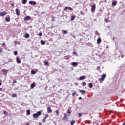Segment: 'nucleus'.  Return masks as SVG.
<instances>
[{
  "mask_svg": "<svg viewBox=\"0 0 125 125\" xmlns=\"http://www.w3.org/2000/svg\"><path fill=\"white\" fill-rule=\"evenodd\" d=\"M39 36L42 37V32L39 33Z\"/></svg>",
  "mask_w": 125,
  "mask_h": 125,
  "instance_id": "nucleus-42",
  "label": "nucleus"
},
{
  "mask_svg": "<svg viewBox=\"0 0 125 125\" xmlns=\"http://www.w3.org/2000/svg\"><path fill=\"white\" fill-rule=\"evenodd\" d=\"M27 3V0H22V4H26Z\"/></svg>",
  "mask_w": 125,
  "mask_h": 125,
  "instance_id": "nucleus-27",
  "label": "nucleus"
},
{
  "mask_svg": "<svg viewBox=\"0 0 125 125\" xmlns=\"http://www.w3.org/2000/svg\"><path fill=\"white\" fill-rule=\"evenodd\" d=\"M1 84H2V83H1V82L0 81V86L1 85Z\"/></svg>",
  "mask_w": 125,
  "mask_h": 125,
  "instance_id": "nucleus-53",
  "label": "nucleus"
},
{
  "mask_svg": "<svg viewBox=\"0 0 125 125\" xmlns=\"http://www.w3.org/2000/svg\"><path fill=\"white\" fill-rule=\"evenodd\" d=\"M26 125H30V123H26Z\"/></svg>",
  "mask_w": 125,
  "mask_h": 125,
  "instance_id": "nucleus-54",
  "label": "nucleus"
},
{
  "mask_svg": "<svg viewBox=\"0 0 125 125\" xmlns=\"http://www.w3.org/2000/svg\"><path fill=\"white\" fill-rule=\"evenodd\" d=\"M73 54H74L75 55H76V54H77V52H73Z\"/></svg>",
  "mask_w": 125,
  "mask_h": 125,
  "instance_id": "nucleus-48",
  "label": "nucleus"
},
{
  "mask_svg": "<svg viewBox=\"0 0 125 125\" xmlns=\"http://www.w3.org/2000/svg\"><path fill=\"white\" fill-rule=\"evenodd\" d=\"M67 117V114L66 113H64V116L62 118V121H65L66 119H67V121H68V118Z\"/></svg>",
  "mask_w": 125,
  "mask_h": 125,
  "instance_id": "nucleus-9",
  "label": "nucleus"
},
{
  "mask_svg": "<svg viewBox=\"0 0 125 125\" xmlns=\"http://www.w3.org/2000/svg\"><path fill=\"white\" fill-rule=\"evenodd\" d=\"M42 115V111H38L37 113H34L33 114V118L37 119V118H39V116Z\"/></svg>",
  "mask_w": 125,
  "mask_h": 125,
  "instance_id": "nucleus-1",
  "label": "nucleus"
},
{
  "mask_svg": "<svg viewBox=\"0 0 125 125\" xmlns=\"http://www.w3.org/2000/svg\"><path fill=\"white\" fill-rule=\"evenodd\" d=\"M16 15L18 16L20 14V11L19 9L16 8L15 9Z\"/></svg>",
  "mask_w": 125,
  "mask_h": 125,
  "instance_id": "nucleus-10",
  "label": "nucleus"
},
{
  "mask_svg": "<svg viewBox=\"0 0 125 125\" xmlns=\"http://www.w3.org/2000/svg\"><path fill=\"white\" fill-rule=\"evenodd\" d=\"M11 6H14V4L12 3V4H11Z\"/></svg>",
  "mask_w": 125,
  "mask_h": 125,
  "instance_id": "nucleus-52",
  "label": "nucleus"
},
{
  "mask_svg": "<svg viewBox=\"0 0 125 125\" xmlns=\"http://www.w3.org/2000/svg\"><path fill=\"white\" fill-rule=\"evenodd\" d=\"M29 4L30 5H36V4H37V2H35V1H30L29 2Z\"/></svg>",
  "mask_w": 125,
  "mask_h": 125,
  "instance_id": "nucleus-5",
  "label": "nucleus"
},
{
  "mask_svg": "<svg viewBox=\"0 0 125 125\" xmlns=\"http://www.w3.org/2000/svg\"><path fill=\"white\" fill-rule=\"evenodd\" d=\"M31 74H32V75H35V74H36V71H35V70H32Z\"/></svg>",
  "mask_w": 125,
  "mask_h": 125,
  "instance_id": "nucleus-31",
  "label": "nucleus"
},
{
  "mask_svg": "<svg viewBox=\"0 0 125 125\" xmlns=\"http://www.w3.org/2000/svg\"><path fill=\"white\" fill-rule=\"evenodd\" d=\"M78 117L79 118L82 117V113H78Z\"/></svg>",
  "mask_w": 125,
  "mask_h": 125,
  "instance_id": "nucleus-40",
  "label": "nucleus"
},
{
  "mask_svg": "<svg viewBox=\"0 0 125 125\" xmlns=\"http://www.w3.org/2000/svg\"><path fill=\"white\" fill-rule=\"evenodd\" d=\"M75 17H76V16L75 15L71 16V21H73V20H75Z\"/></svg>",
  "mask_w": 125,
  "mask_h": 125,
  "instance_id": "nucleus-29",
  "label": "nucleus"
},
{
  "mask_svg": "<svg viewBox=\"0 0 125 125\" xmlns=\"http://www.w3.org/2000/svg\"><path fill=\"white\" fill-rule=\"evenodd\" d=\"M16 61L18 64H21V60L18 57H16Z\"/></svg>",
  "mask_w": 125,
  "mask_h": 125,
  "instance_id": "nucleus-11",
  "label": "nucleus"
},
{
  "mask_svg": "<svg viewBox=\"0 0 125 125\" xmlns=\"http://www.w3.org/2000/svg\"><path fill=\"white\" fill-rule=\"evenodd\" d=\"M72 66H73V67H77L78 66V63L76 62H73L71 64Z\"/></svg>",
  "mask_w": 125,
  "mask_h": 125,
  "instance_id": "nucleus-13",
  "label": "nucleus"
},
{
  "mask_svg": "<svg viewBox=\"0 0 125 125\" xmlns=\"http://www.w3.org/2000/svg\"><path fill=\"white\" fill-rule=\"evenodd\" d=\"M31 19V17L29 16H27L26 17L24 18V20H30Z\"/></svg>",
  "mask_w": 125,
  "mask_h": 125,
  "instance_id": "nucleus-12",
  "label": "nucleus"
},
{
  "mask_svg": "<svg viewBox=\"0 0 125 125\" xmlns=\"http://www.w3.org/2000/svg\"><path fill=\"white\" fill-rule=\"evenodd\" d=\"M76 94H77V92H76V91H74L72 93V96H75V95H76Z\"/></svg>",
  "mask_w": 125,
  "mask_h": 125,
  "instance_id": "nucleus-32",
  "label": "nucleus"
},
{
  "mask_svg": "<svg viewBox=\"0 0 125 125\" xmlns=\"http://www.w3.org/2000/svg\"><path fill=\"white\" fill-rule=\"evenodd\" d=\"M63 33H64V34H68V31H67V30H64V31H63Z\"/></svg>",
  "mask_w": 125,
  "mask_h": 125,
  "instance_id": "nucleus-41",
  "label": "nucleus"
},
{
  "mask_svg": "<svg viewBox=\"0 0 125 125\" xmlns=\"http://www.w3.org/2000/svg\"><path fill=\"white\" fill-rule=\"evenodd\" d=\"M55 17L53 16L52 17V21H55Z\"/></svg>",
  "mask_w": 125,
  "mask_h": 125,
  "instance_id": "nucleus-37",
  "label": "nucleus"
},
{
  "mask_svg": "<svg viewBox=\"0 0 125 125\" xmlns=\"http://www.w3.org/2000/svg\"><path fill=\"white\" fill-rule=\"evenodd\" d=\"M14 54L15 55H17V54H18V53L17 52V51H14Z\"/></svg>",
  "mask_w": 125,
  "mask_h": 125,
  "instance_id": "nucleus-35",
  "label": "nucleus"
},
{
  "mask_svg": "<svg viewBox=\"0 0 125 125\" xmlns=\"http://www.w3.org/2000/svg\"><path fill=\"white\" fill-rule=\"evenodd\" d=\"M25 38L28 39V38H29L30 35L28 33H26V34H25Z\"/></svg>",
  "mask_w": 125,
  "mask_h": 125,
  "instance_id": "nucleus-24",
  "label": "nucleus"
},
{
  "mask_svg": "<svg viewBox=\"0 0 125 125\" xmlns=\"http://www.w3.org/2000/svg\"><path fill=\"white\" fill-rule=\"evenodd\" d=\"M1 71L4 73V74H7V72H8V70L7 69H3L1 70Z\"/></svg>",
  "mask_w": 125,
  "mask_h": 125,
  "instance_id": "nucleus-16",
  "label": "nucleus"
},
{
  "mask_svg": "<svg viewBox=\"0 0 125 125\" xmlns=\"http://www.w3.org/2000/svg\"><path fill=\"white\" fill-rule=\"evenodd\" d=\"M47 112L48 113H52V109H51V108L50 107H48L47 108Z\"/></svg>",
  "mask_w": 125,
  "mask_h": 125,
  "instance_id": "nucleus-8",
  "label": "nucleus"
},
{
  "mask_svg": "<svg viewBox=\"0 0 125 125\" xmlns=\"http://www.w3.org/2000/svg\"><path fill=\"white\" fill-rule=\"evenodd\" d=\"M104 21H105V23H108L109 22V18H106L104 20Z\"/></svg>",
  "mask_w": 125,
  "mask_h": 125,
  "instance_id": "nucleus-28",
  "label": "nucleus"
},
{
  "mask_svg": "<svg viewBox=\"0 0 125 125\" xmlns=\"http://www.w3.org/2000/svg\"><path fill=\"white\" fill-rule=\"evenodd\" d=\"M88 85L90 88H92V87H93V85H92V83H89Z\"/></svg>",
  "mask_w": 125,
  "mask_h": 125,
  "instance_id": "nucleus-20",
  "label": "nucleus"
},
{
  "mask_svg": "<svg viewBox=\"0 0 125 125\" xmlns=\"http://www.w3.org/2000/svg\"><path fill=\"white\" fill-rule=\"evenodd\" d=\"M14 43H17V41H15Z\"/></svg>",
  "mask_w": 125,
  "mask_h": 125,
  "instance_id": "nucleus-55",
  "label": "nucleus"
},
{
  "mask_svg": "<svg viewBox=\"0 0 125 125\" xmlns=\"http://www.w3.org/2000/svg\"><path fill=\"white\" fill-rule=\"evenodd\" d=\"M67 114H71V111L70 110V109L67 110Z\"/></svg>",
  "mask_w": 125,
  "mask_h": 125,
  "instance_id": "nucleus-36",
  "label": "nucleus"
},
{
  "mask_svg": "<svg viewBox=\"0 0 125 125\" xmlns=\"http://www.w3.org/2000/svg\"><path fill=\"white\" fill-rule=\"evenodd\" d=\"M75 123H76V121H75V120H72L70 122L71 125H73L74 124H75Z\"/></svg>",
  "mask_w": 125,
  "mask_h": 125,
  "instance_id": "nucleus-18",
  "label": "nucleus"
},
{
  "mask_svg": "<svg viewBox=\"0 0 125 125\" xmlns=\"http://www.w3.org/2000/svg\"><path fill=\"white\" fill-rule=\"evenodd\" d=\"M105 79H106V74H104L101 75V78L99 79V81L102 83V82H103L105 80Z\"/></svg>",
  "mask_w": 125,
  "mask_h": 125,
  "instance_id": "nucleus-2",
  "label": "nucleus"
},
{
  "mask_svg": "<svg viewBox=\"0 0 125 125\" xmlns=\"http://www.w3.org/2000/svg\"><path fill=\"white\" fill-rule=\"evenodd\" d=\"M86 85V83L85 82H82V86H85Z\"/></svg>",
  "mask_w": 125,
  "mask_h": 125,
  "instance_id": "nucleus-21",
  "label": "nucleus"
},
{
  "mask_svg": "<svg viewBox=\"0 0 125 125\" xmlns=\"http://www.w3.org/2000/svg\"><path fill=\"white\" fill-rule=\"evenodd\" d=\"M80 14H81V15H83V11L80 12Z\"/></svg>",
  "mask_w": 125,
  "mask_h": 125,
  "instance_id": "nucleus-49",
  "label": "nucleus"
},
{
  "mask_svg": "<svg viewBox=\"0 0 125 125\" xmlns=\"http://www.w3.org/2000/svg\"><path fill=\"white\" fill-rule=\"evenodd\" d=\"M2 90H3L2 88H0V91H2Z\"/></svg>",
  "mask_w": 125,
  "mask_h": 125,
  "instance_id": "nucleus-50",
  "label": "nucleus"
},
{
  "mask_svg": "<svg viewBox=\"0 0 125 125\" xmlns=\"http://www.w3.org/2000/svg\"><path fill=\"white\" fill-rule=\"evenodd\" d=\"M79 79L80 80V81H82L83 80H84V79H85V76H82L79 77Z\"/></svg>",
  "mask_w": 125,
  "mask_h": 125,
  "instance_id": "nucleus-14",
  "label": "nucleus"
},
{
  "mask_svg": "<svg viewBox=\"0 0 125 125\" xmlns=\"http://www.w3.org/2000/svg\"><path fill=\"white\" fill-rule=\"evenodd\" d=\"M13 83H17V82L16 81V80H14L13 81Z\"/></svg>",
  "mask_w": 125,
  "mask_h": 125,
  "instance_id": "nucleus-46",
  "label": "nucleus"
},
{
  "mask_svg": "<svg viewBox=\"0 0 125 125\" xmlns=\"http://www.w3.org/2000/svg\"><path fill=\"white\" fill-rule=\"evenodd\" d=\"M41 43L42 45H44V44H45V42H44L43 40H41Z\"/></svg>",
  "mask_w": 125,
  "mask_h": 125,
  "instance_id": "nucleus-17",
  "label": "nucleus"
},
{
  "mask_svg": "<svg viewBox=\"0 0 125 125\" xmlns=\"http://www.w3.org/2000/svg\"><path fill=\"white\" fill-rule=\"evenodd\" d=\"M6 14H7V12L3 11L0 13V16H4L5 15H6Z\"/></svg>",
  "mask_w": 125,
  "mask_h": 125,
  "instance_id": "nucleus-4",
  "label": "nucleus"
},
{
  "mask_svg": "<svg viewBox=\"0 0 125 125\" xmlns=\"http://www.w3.org/2000/svg\"><path fill=\"white\" fill-rule=\"evenodd\" d=\"M79 100H81L82 99V97H79Z\"/></svg>",
  "mask_w": 125,
  "mask_h": 125,
  "instance_id": "nucleus-51",
  "label": "nucleus"
},
{
  "mask_svg": "<svg viewBox=\"0 0 125 125\" xmlns=\"http://www.w3.org/2000/svg\"><path fill=\"white\" fill-rule=\"evenodd\" d=\"M35 85L34 83H32V84H31V88L32 89H33V88H34V87H35Z\"/></svg>",
  "mask_w": 125,
  "mask_h": 125,
  "instance_id": "nucleus-25",
  "label": "nucleus"
},
{
  "mask_svg": "<svg viewBox=\"0 0 125 125\" xmlns=\"http://www.w3.org/2000/svg\"><path fill=\"white\" fill-rule=\"evenodd\" d=\"M26 114L27 115H28V116L31 115V111H30V110H27L26 111Z\"/></svg>",
  "mask_w": 125,
  "mask_h": 125,
  "instance_id": "nucleus-19",
  "label": "nucleus"
},
{
  "mask_svg": "<svg viewBox=\"0 0 125 125\" xmlns=\"http://www.w3.org/2000/svg\"><path fill=\"white\" fill-rule=\"evenodd\" d=\"M80 92H81V93H82V94H84V93H85V92H86V91L84 90H80Z\"/></svg>",
  "mask_w": 125,
  "mask_h": 125,
  "instance_id": "nucleus-15",
  "label": "nucleus"
},
{
  "mask_svg": "<svg viewBox=\"0 0 125 125\" xmlns=\"http://www.w3.org/2000/svg\"><path fill=\"white\" fill-rule=\"evenodd\" d=\"M4 114L6 115L7 116L8 114H7V112L6 111H4Z\"/></svg>",
  "mask_w": 125,
  "mask_h": 125,
  "instance_id": "nucleus-39",
  "label": "nucleus"
},
{
  "mask_svg": "<svg viewBox=\"0 0 125 125\" xmlns=\"http://www.w3.org/2000/svg\"><path fill=\"white\" fill-rule=\"evenodd\" d=\"M44 118H45V119H46V118H48V114H45Z\"/></svg>",
  "mask_w": 125,
  "mask_h": 125,
  "instance_id": "nucleus-43",
  "label": "nucleus"
},
{
  "mask_svg": "<svg viewBox=\"0 0 125 125\" xmlns=\"http://www.w3.org/2000/svg\"><path fill=\"white\" fill-rule=\"evenodd\" d=\"M42 121H43V123H45V121H46V118L44 117Z\"/></svg>",
  "mask_w": 125,
  "mask_h": 125,
  "instance_id": "nucleus-38",
  "label": "nucleus"
},
{
  "mask_svg": "<svg viewBox=\"0 0 125 125\" xmlns=\"http://www.w3.org/2000/svg\"><path fill=\"white\" fill-rule=\"evenodd\" d=\"M2 45L3 46H5V43H3L2 44Z\"/></svg>",
  "mask_w": 125,
  "mask_h": 125,
  "instance_id": "nucleus-47",
  "label": "nucleus"
},
{
  "mask_svg": "<svg viewBox=\"0 0 125 125\" xmlns=\"http://www.w3.org/2000/svg\"><path fill=\"white\" fill-rule=\"evenodd\" d=\"M97 42L98 44H100V43H101V38L100 37H98L97 40Z\"/></svg>",
  "mask_w": 125,
  "mask_h": 125,
  "instance_id": "nucleus-7",
  "label": "nucleus"
},
{
  "mask_svg": "<svg viewBox=\"0 0 125 125\" xmlns=\"http://www.w3.org/2000/svg\"><path fill=\"white\" fill-rule=\"evenodd\" d=\"M95 34L97 36H100V33H99L97 31H95Z\"/></svg>",
  "mask_w": 125,
  "mask_h": 125,
  "instance_id": "nucleus-26",
  "label": "nucleus"
},
{
  "mask_svg": "<svg viewBox=\"0 0 125 125\" xmlns=\"http://www.w3.org/2000/svg\"><path fill=\"white\" fill-rule=\"evenodd\" d=\"M3 51V49L2 48L0 47V53H1Z\"/></svg>",
  "mask_w": 125,
  "mask_h": 125,
  "instance_id": "nucleus-34",
  "label": "nucleus"
},
{
  "mask_svg": "<svg viewBox=\"0 0 125 125\" xmlns=\"http://www.w3.org/2000/svg\"><path fill=\"white\" fill-rule=\"evenodd\" d=\"M123 125H125V122L123 123Z\"/></svg>",
  "mask_w": 125,
  "mask_h": 125,
  "instance_id": "nucleus-56",
  "label": "nucleus"
},
{
  "mask_svg": "<svg viewBox=\"0 0 125 125\" xmlns=\"http://www.w3.org/2000/svg\"><path fill=\"white\" fill-rule=\"evenodd\" d=\"M44 63L45 64V66H48V65H49L48 62H44Z\"/></svg>",
  "mask_w": 125,
  "mask_h": 125,
  "instance_id": "nucleus-30",
  "label": "nucleus"
},
{
  "mask_svg": "<svg viewBox=\"0 0 125 125\" xmlns=\"http://www.w3.org/2000/svg\"><path fill=\"white\" fill-rule=\"evenodd\" d=\"M95 8H96V5L95 4H93L91 6V11L92 12H94V11H95Z\"/></svg>",
  "mask_w": 125,
  "mask_h": 125,
  "instance_id": "nucleus-3",
  "label": "nucleus"
},
{
  "mask_svg": "<svg viewBox=\"0 0 125 125\" xmlns=\"http://www.w3.org/2000/svg\"><path fill=\"white\" fill-rule=\"evenodd\" d=\"M12 97H17V95H16V94H13Z\"/></svg>",
  "mask_w": 125,
  "mask_h": 125,
  "instance_id": "nucleus-33",
  "label": "nucleus"
},
{
  "mask_svg": "<svg viewBox=\"0 0 125 125\" xmlns=\"http://www.w3.org/2000/svg\"><path fill=\"white\" fill-rule=\"evenodd\" d=\"M112 4L113 6H116V5H117V2L115 1H113L112 2Z\"/></svg>",
  "mask_w": 125,
  "mask_h": 125,
  "instance_id": "nucleus-23",
  "label": "nucleus"
},
{
  "mask_svg": "<svg viewBox=\"0 0 125 125\" xmlns=\"http://www.w3.org/2000/svg\"><path fill=\"white\" fill-rule=\"evenodd\" d=\"M68 9H69V10H71V11L73 10V8H72L70 7H68Z\"/></svg>",
  "mask_w": 125,
  "mask_h": 125,
  "instance_id": "nucleus-44",
  "label": "nucleus"
},
{
  "mask_svg": "<svg viewBox=\"0 0 125 125\" xmlns=\"http://www.w3.org/2000/svg\"><path fill=\"white\" fill-rule=\"evenodd\" d=\"M67 9H68V7H65L64 8V11H66V10H67Z\"/></svg>",
  "mask_w": 125,
  "mask_h": 125,
  "instance_id": "nucleus-45",
  "label": "nucleus"
},
{
  "mask_svg": "<svg viewBox=\"0 0 125 125\" xmlns=\"http://www.w3.org/2000/svg\"><path fill=\"white\" fill-rule=\"evenodd\" d=\"M8 17H6L5 20L6 22H9L10 21V16H8Z\"/></svg>",
  "mask_w": 125,
  "mask_h": 125,
  "instance_id": "nucleus-6",
  "label": "nucleus"
},
{
  "mask_svg": "<svg viewBox=\"0 0 125 125\" xmlns=\"http://www.w3.org/2000/svg\"><path fill=\"white\" fill-rule=\"evenodd\" d=\"M55 113H56L57 116L58 117L59 116V110H56Z\"/></svg>",
  "mask_w": 125,
  "mask_h": 125,
  "instance_id": "nucleus-22",
  "label": "nucleus"
}]
</instances>
